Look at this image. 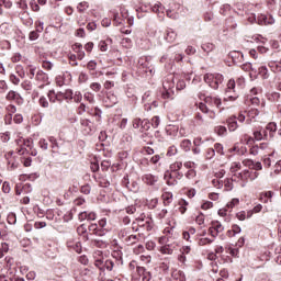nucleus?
Segmentation results:
<instances>
[{"label":"nucleus","mask_w":281,"mask_h":281,"mask_svg":"<svg viewBox=\"0 0 281 281\" xmlns=\"http://www.w3.org/2000/svg\"><path fill=\"white\" fill-rule=\"evenodd\" d=\"M245 89V79L243 77L237 78V80L229 79L225 90L224 102H235L238 100V91Z\"/></svg>","instance_id":"f257e3e1"},{"label":"nucleus","mask_w":281,"mask_h":281,"mask_svg":"<svg viewBox=\"0 0 281 281\" xmlns=\"http://www.w3.org/2000/svg\"><path fill=\"white\" fill-rule=\"evenodd\" d=\"M222 104L223 102L221 101V98L207 95L204 97L203 102L199 103V110L207 115L210 120H214V117H216V113L207 106H216L217 109H221Z\"/></svg>","instance_id":"f03ea898"},{"label":"nucleus","mask_w":281,"mask_h":281,"mask_svg":"<svg viewBox=\"0 0 281 281\" xmlns=\"http://www.w3.org/2000/svg\"><path fill=\"white\" fill-rule=\"evenodd\" d=\"M162 98L164 100H172L175 98V76L169 75L166 77V79L162 81Z\"/></svg>","instance_id":"7ed1b4c3"},{"label":"nucleus","mask_w":281,"mask_h":281,"mask_svg":"<svg viewBox=\"0 0 281 281\" xmlns=\"http://www.w3.org/2000/svg\"><path fill=\"white\" fill-rule=\"evenodd\" d=\"M225 78L221 74H206L204 75V82L211 87V89H218L223 85Z\"/></svg>","instance_id":"20e7f679"},{"label":"nucleus","mask_w":281,"mask_h":281,"mask_svg":"<svg viewBox=\"0 0 281 281\" xmlns=\"http://www.w3.org/2000/svg\"><path fill=\"white\" fill-rule=\"evenodd\" d=\"M5 159L9 170H16L19 167V157L14 156V151H9L5 154Z\"/></svg>","instance_id":"39448f33"},{"label":"nucleus","mask_w":281,"mask_h":281,"mask_svg":"<svg viewBox=\"0 0 281 281\" xmlns=\"http://www.w3.org/2000/svg\"><path fill=\"white\" fill-rule=\"evenodd\" d=\"M66 245L70 251H76V254H82V244L75 238L68 239Z\"/></svg>","instance_id":"423d86ee"},{"label":"nucleus","mask_w":281,"mask_h":281,"mask_svg":"<svg viewBox=\"0 0 281 281\" xmlns=\"http://www.w3.org/2000/svg\"><path fill=\"white\" fill-rule=\"evenodd\" d=\"M224 231L225 227L223 226V224H221V222H212V226L209 228V232L211 236H213V238H216V236H218V234Z\"/></svg>","instance_id":"0eeeda50"},{"label":"nucleus","mask_w":281,"mask_h":281,"mask_svg":"<svg viewBox=\"0 0 281 281\" xmlns=\"http://www.w3.org/2000/svg\"><path fill=\"white\" fill-rule=\"evenodd\" d=\"M79 221H95L98 218V214L93 211H83L78 215Z\"/></svg>","instance_id":"6e6552de"},{"label":"nucleus","mask_w":281,"mask_h":281,"mask_svg":"<svg viewBox=\"0 0 281 281\" xmlns=\"http://www.w3.org/2000/svg\"><path fill=\"white\" fill-rule=\"evenodd\" d=\"M92 258L94 260V267H97V269L99 267H102V262H104V255L102 254L101 250H95L93 254H92Z\"/></svg>","instance_id":"1a4fd4ad"},{"label":"nucleus","mask_w":281,"mask_h":281,"mask_svg":"<svg viewBox=\"0 0 281 281\" xmlns=\"http://www.w3.org/2000/svg\"><path fill=\"white\" fill-rule=\"evenodd\" d=\"M259 25H273L276 23V19L271 15H260L257 20Z\"/></svg>","instance_id":"9d476101"},{"label":"nucleus","mask_w":281,"mask_h":281,"mask_svg":"<svg viewBox=\"0 0 281 281\" xmlns=\"http://www.w3.org/2000/svg\"><path fill=\"white\" fill-rule=\"evenodd\" d=\"M172 228H165V236L159 237L158 243L160 245H170V236H172Z\"/></svg>","instance_id":"9b49d317"},{"label":"nucleus","mask_w":281,"mask_h":281,"mask_svg":"<svg viewBox=\"0 0 281 281\" xmlns=\"http://www.w3.org/2000/svg\"><path fill=\"white\" fill-rule=\"evenodd\" d=\"M142 179H143L144 183H146V186H155V183H157V181H159V178L151 173L144 175Z\"/></svg>","instance_id":"f8f14e48"},{"label":"nucleus","mask_w":281,"mask_h":281,"mask_svg":"<svg viewBox=\"0 0 281 281\" xmlns=\"http://www.w3.org/2000/svg\"><path fill=\"white\" fill-rule=\"evenodd\" d=\"M254 139H256V142H262V139H269V133L266 130L255 131Z\"/></svg>","instance_id":"ddd939ff"},{"label":"nucleus","mask_w":281,"mask_h":281,"mask_svg":"<svg viewBox=\"0 0 281 281\" xmlns=\"http://www.w3.org/2000/svg\"><path fill=\"white\" fill-rule=\"evenodd\" d=\"M258 115H260V110H258V108H251L247 112L246 123L251 124V120H256V117H258Z\"/></svg>","instance_id":"4468645a"},{"label":"nucleus","mask_w":281,"mask_h":281,"mask_svg":"<svg viewBox=\"0 0 281 281\" xmlns=\"http://www.w3.org/2000/svg\"><path fill=\"white\" fill-rule=\"evenodd\" d=\"M113 267H115V263L111 259H104L102 261V267H99L98 269L100 271H113Z\"/></svg>","instance_id":"2eb2a0df"},{"label":"nucleus","mask_w":281,"mask_h":281,"mask_svg":"<svg viewBox=\"0 0 281 281\" xmlns=\"http://www.w3.org/2000/svg\"><path fill=\"white\" fill-rule=\"evenodd\" d=\"M72 50L77 54L78 60H82L85 58V50H82V44L76 43L72 45Z\"/></svg>","instance_id":"dca6fc26"},{"label":"nucleus","mask_w":281,"mask_h":281,"mask_svg":"<svg viewBox=\"0 0 281 281\" xmlns=\"http://www.w3.org/2000/svg\"><path fill=\"white\" fill-rule=\"evenodd\" d=\"M151 11L155 12V14H158L160 19H164V4L161 2H157L155 5H149Z\"/></svg>","instance_id":"f3484780"},{"label":"nucleus","mask_w":281,"mask_h":281,"mask_svg":"<svg viewBox=\"0 0 281 281\" xmlns=\"http://www.w3.org/2000/svg\"><path fill=\"white\" fill-rule=\"evenodd\" d=\"M35 79L37 80V82H44V85L49 83V77L43 70H38L36 72Z\"/></svg>","instance_id":"a211bd4d"},{"label":"nucleus","mask_w":281,"mask_h":281,"mask_svg":"<svg viewBox=\"0 0 281 281\" xmlns=\"http://www.w3.org/2000/svg\"><path fill=\"white\" fill-rule=\"evenodd\" d=\"M227 124H228V131H231V133H233L234 131H236V128H238V121L234 115L227 119Z\"/></svg>","instance_id":"6ab92c4d"},{"label":"nucleus","mask_w":281,"mask_h":281,"mask_svg":"<svg viewBox=\"0 0 281 281\" xmlns=\"http://www.w3.org/2000/svg\"><path fill=\"white\" fill-rule=\"evenodd\" d=\"M266 131H269L270 139H273L276 131H278V124L276 122H270L267 124Z\"/></svg>","instance_id":"aec40b11"},{"label":"nucleus","mask_w":281,"mask_h":281,"mask_svg":"<svg viewBox=\"0 0 281 281\" xmlns=\"http://www.w3.org/2000/svg\"><path fill=\"white\" fill-rule=\"evenodd\" d=\"M160 252L167 256H172V254L175 252V246H172V244H166L160 247Z\"/></svg>","instance_id":"412c9836"},{"label":"nucleus","mask_w":281,"mask_h":281,"mask_svg":"<svg viewBox=\"0 0 281 281\" xmlns=\"http://www.w3.org/2000/svg\"><path fill=\"white\" fill-rule=\"evenodd\" d=\"M178 205L180 214H186V212H188V205H190V203L184 199H180Z\"/></svg>","instance_id":"4be33fe9"},{"label":"nucleus","mask_w":281,"mask_h":281,"mask_svg":"<svg viewBox=\"0 0 281 281\" xmlns=\"http://www.w3.org/2000/svg\"><path fill=\"white\" fill-rule=\"evenodd\" d=\"M201 49H203L205 54H210L211 52H214V49H216V45H214L213 43L206 42L201 45Z\"/></svg>","instance_id":"5701e85b"},{"label":"nucleus","mask_w":281,"mask_h":281,"mask_svg":"<svg viewBox=\"0 0 281 281\" xmlns=\"http://www.w3.org/2000/svg\"><path fill=\"white\" fill-rule=\"evenodd\" d=\"M249 102L252 106H260V109H265V101H260L258 97H250Z\"/></svg>","instance_id":"b1692460"},{"label":"nucleus","mask_w":281,"mask_h":281,"mask_svg":"<svg viewBox=\"0 0 281 281\" xmlns=\"http://www.w3.org/2000/svg\"><path fill=\"white\" fill-rule=\"evenodd\" d=\"M180 147L182 148V150H184V153H190L192 148V140L191 139L181 140Z\"/></svg>","instance_id":"393cba45"},{"label":"nucleus","mask_w":281,"mask_h":281,"mask_svg":"<svg viewBox=\"0 0 281 281\" xmlns=\"http://www.w3.org/2000/svg\"><path fill=\"white\" fill-rule=\"evenodd\" d=\"M268 67L273 71V74H280L281 65L278 61H269Z\"/></svg>","instance_id":"a878e982"},{"label":"nucleus","mask_w":281,"mask_h":281,"mask_svg":"<svg viewBox=\"0 0 281 281\" xmlns=\"http://www.w3.org/2000/svg\"><path fill=\"white\" fill-rule=\"evenodd\" d=\"M165 38L167 43H175V41H177V33L172 30H168Z\"/></svg>","instance_id":"bb28decb"},{"label":"nucleus","mask_w":281,"mask_h":281,"mask_svg":"<svg viewBox=\"0 0 281 281\" xmlns=\"http://www.w3.org/2000/svg\"><path fill=\"white\" fill-rule=\"evenodd\" d=\"M91 243L93 247H99L100 249H105V247L109 245L106 240H102V239H92Z\"/></svg>","instance_id":"cd10ccee"},{"label":"nucleus","mask_w":281,"mask_h":281,"mask_svg":"<svg viewBox=\"0 0 281 281\" xmlns=\"http://www.w3.org/2000/svg\"><path fill=\"white\" fill-rule=\"evenodd\" d=\"M172 192L162 193L164 205H170L172 203Z\"/></svg>","instance_id":"c85d7f7f"},{"label":"nucleus","mask_w":281,"mask_h":281,"mask_svg":"<svg viewBox=\"0 0 281 281\" xmlns=\"http://www.w3.org/2000/svg\"><path fill=\"white\" fill-rule=\"evenodd\" d=\"M109 43H113V41L111 38L106 40V41H101L99 43V49L100 52H108L109 49Z\"/></svg>","instance_id":"c756f323"},{"label":"nucleus","mask_w":281,"mask_h":281,"mask_svg":"<svg viewBox=\"0 0 281 281\" xmlns=\"http://www.w3.org/2000/svg\"><path fill=\"white\" fill-rule=\"evenodd\" d=\"M259 76H261L263 80H267L269 78V69L267 68V66L259 67Z\"/></svg>","instance_id":"7c9ffc66"},{"label":"nucleus","mask_w":281,"mask_h":281,"mask_svg":"<svg viewBox=\"0 0 281 281\" xmlns=\"http://www.w3.org/2000/svg\"><path fill=\"white\" fill-rule=\"evenodd\" d=\"M238 179H241V181H249L250 179V171L245 169L244 171L238 173Z\"/></svg>","instance_id":"2f4dec72"},{"label":"nucleus","mask_w":281,"mask_h":281,"mask_svg":"<svg viewBox=\"0 0 281 281\" xmlns=\"http://www.w3.org/2000/svg\"><path fill=\"white\" fill-rule=\"evenodd\" d=\"M27 76H29V78L32 80V79H34V76H36V66H34V65H29L27 66Z\"/></svg>","instance_id":"473e14b6"},{"label":"nucleus","mask_w":281,"mask_h":281,"mask_svg":"<svg viewBox=\"0 0 281 281\" xmlns=\"http://www.w3.org/2000/svg\"><path fill=\"white\" fill-rule=\"evenodd\" d=\"M124 240L127 245H135V243H137L138 238H137V235H128L127 237H125Z\"/></svg>","instance_id":"72a5a7b5"},{"label":"nucleus","mask_w":281,"mask_h":281,"mask_svg":"<svg viewBox=\"0 0 281 281\" xmlns=\"http://www.w3.org/2000/svg\"><path fill=\"white\" fill-rule=\"evenodd\" d=\"M77 10H78V12H81V13L89 10V2H87V1L80 2L77 5Z\"/></svg>","instance_id":"f704fd0d"},{"label":"nucleus","mask_w":281,"mask_h":281,"mask_svg":"<svg viewBox=\"0 0 281 281\" xmlns=\"http://www.w3.org/2000/svg\"><path fill=\"white\" fill-rule=\"evenodd\" d=\"M42 67L46 70V71H52V69H54V64L49 60H43L42 61Z\"/></svg>","instance_id":"c9c22d12"},{"label":"nucleus","mask_w":281,"mask_h":281,"mask_svg":"<svg viewBox=\"0 0 281 281\" xmlns=\"http://www.w3.org/2000/svg\"><path fill=\"white\" fill-rule=\"evenodd\" d=\"M212 243H214V239H210L207 237L204 238H200L198 244L200 245V247H203L205 245H212Z\"/></svg>","instance_id":"e433bc0d"},{"label":"nucleus","mask_w":281,"mask_h":281,"mask_svg":"<svg viewBox=\"0 0 281 281\" xmlns=\"http://www.w3.org/2000/svg\"><path fill=\"white\" fill-rule=\"evenodd\" d=\"M150 126H151V123H150V121H148V120H143L142 121V123H140V128L143 130V131H149L150 130Z\"/></svg>","instance_id":"4c0bfd02"},{"label":"nucleus","mask_w":281,"mask_h":281,"mask_svg":"<svg viewBox=\"0 0 281 281\" xmlns=\"http://www.w3.org/2000/svg\"><path fill=\"white\" fill-rule=\"evenodd\" d=\"M213 150L217 153V155H225V151L223 150V145L220 143H216L213 147Z\"/></svg>","instance_id":"58836bf2"},{"label":"nucleus","mask_w":281,"mask_h":281,"mask_svg":"<svg viewBox=\"0 0 281 281\" xmlns=\"http://www.w3.org/2000/svg\"><path fill=\"white\" fill-rule=\"evenodd\" d=\"M12 190V187L10 186V182L5 181L2 184V192H4V194H10Z\"/></svg>","instance_id":"ea45409f"},{"label":"nucleus","mask_w":281,"mask_h":281,"mask_svg":"<svg viewBox=\"0 0 281 281\" xmlns=\"http://www.w3.org/2000/svg\"><path fill=\"white\" fill-rule=\"evenodd\" d=\"M263 196L265 199L270 200V203H271V199H273V192L267 191V192L260 193V201H262Z\"/></svg>","instance_id":"a19ab883"},{"label":"nucleus","mask_w":281,"mask_h":281,"mask_svg":"<svg viewBox=\"0 0 281 281\" xmlns=\"http://www.w3.org/2000/svg\"><path fill=\"white\" fill-rule=\"evenodd\" d=\"M181 168H183V162L181 161H176L171 165V170H173L175 172L181 170Z\"/></svg>","instance_id":"79ce46f5"},{"label":"nucleus","mask_w":281,"mask_h":281,"mask_svg":"<svg viewBox=\"0 0 281 281\" xmlns=\"http://www.w3.org/2000/svg\"><path fill=\"white\" fill-rule=\"evenodd\" d=\"M215 132L217 135H225L227 133V127L223 125L216 126Z\"/></svg>","instance_id":"37998d69"},{"label":"nucleus","mask_w":281,"mask_h":281,"mask_svg":"<svg viewBox=\"0 0 281 281\" xmlns=\"http://www.w3.org/2000/svg\"><path fill=\"white\" fill-rule=\"evenodd\" d=\"M38 103H40V106H43V109L49 108V102L45 97H41Z\"/></svg>","instance_id":"c03bdc74"},{"label":"nucleus","mask_w":281,"mask_h":281,"mask_svg":"<svg viewBox=\"0 0 281 281\" xmlns=\"http://www.w3.org/2000/svg\"><path fill=\"white\" fill-rule=\"evenodd\" d=\"M195 223L198 225H204L205 223V215H203V213H200L196 217H195Z\"/></svg>","instance_id":"a18cd8bd"},{"label":"nucleus","mask_w":281,"mask_h":281,"mask_svg":"<svg viewBox=\"0 0 281 281\" xmlns=\"http://www.w3.org/2000/svg\"><path fill=\"white\" fill-rule=\"evenodd\" d=\"M184 88H186V80H183V79L178 80V82L176 85V89L178 91H183Z\"/></svg>","instance_id":"49530a36"},{"label":"nucleus","mask_w":281,"mask_h":281,"mask_svg":"<svg viewBox=\"0 0 281 281\" xmlns=\"http://www.w3.org/2000/svg\"><path fill=\"white\" fill-rule=\"evenodd\" d=\"M83 100H87V102H89L90 104H93V102H95L93 94L89 92L85 93Z\"/></svg>","instance_id":"de8ad7c7"},{"label":"nucleus","mask_w":281,"mask_h":281,"mask_svg":"<svg viewBox=\"0 0 281 281\" xmlns=\"http://www.w3.org/2000/svg\"><path fill=\"white\" fill-rule=\"evenodd\" d=\"M215 155H216V151H214V148L206 149V155H205L206 159H214Z\"/></svg>","instance_id":"09e8293b"},{"label":"nucleus","mask_w":281,"mask_h":281,"mask_svg":"<svg viewBox=\"0 0 281 281\" xmlns=\"http://www.w3.org/2000/svg\"><path fill=\"white\" fill-rule=\"evenodd\" d=\"M212 184L214 186V188H216L217 190H221V188H223V181L218 180V178H215L212 180Z\"/></svg>","instance_id":"8fccbe9b"},{"label":"nucleus","mask_w":281,"mask_h":281,"mask_svg":"<svg viewBox=\"0 0 281 281\" xmlns=\"http://www.w3.org/2000/svg\"><path fill=\"white\" fill-rule=\"evenodd\" d=\"M100 226H98V224H90L88 231L95 236Z\"/></svg>","instance_id":"3c124183"},{"label":"nucleus","mask_w":281,"mask_h":281,"mask_svg":"<svg viewBox=\"0 0 281 281\" xmlns=\"http://www.w3.org/2000/svg\"><path fill=\"white\" fill-rule=\"evenodd\" d=\"M249 153L250 155H254V157H256V155L260 153V147L258 145H254L252 147H250Z\"/></svg>","instance_id":"603ef678"},{"label":"nucleus","mask_w":281,"mask_h":281,"mask_svg":"<svg viewBox=\"0 0 281 281\" xmlns=\"http://www.w3.org/2000/svg\"><path fill=\"white\" fill-rule=\"evenodd\" d=\"M90 89L92 91H95V93H98V91H100V89H102V85H100L99 82H92L90 85Z\"/></svg>","instance_id":"864d4df0"},{"label":"nucleus","mask_w":281,"mask_h":281,"mask_svg":"<svg viewBox=\"0 0 281 281\" xmlns=\"http://www.w3.org/2000/svg\"><path fill=\"white\" fill-rule=\"evenodd\" d=\"M38 146L40 148H42V150H47L49 145L47 144V140L45 138H42L38 142Z\"/></svg>","instance_id":"5fc2aeb1"},{"label":"nucleus","mask_w":281,"mask_h":281,"mask_svg":"<svg viewBox=\"0 0 281 281\" xmlns=\"http://www.w3.org/2000/svg\"><path fill=\"white\" fill-rule=\"evenodd\" d=\"M254 160H251V159H245V160H243V165L246 167V168H249L250 170H252L254 169Z\"/></svg>","instance_id":"6e6d98bb"},{"label":"nucleus","mask_w":281,"mask_h":281,"mask_svg":"<svg viewBox=\"0 0 281 281\" xmlns=\"http://www.w3.org/2000/svg\"><path fill=\"white\" fill-rule=\"evenodd\" d=\"M81 126L88 128V131H91V121L87 120V119H82L80 121Z\"/></svg>","instance_id":"4d7b16f0"},{"label":"nucleus","mask_w":281,"mask_h":281,"mask_svg":"<svg viewBox=\"0 0 281 281\" xmlns=\"http://www.w3.org/2000/svg\"><path fill=\"white\" fill-rule=\"evenodd\" d=\"M108 232H109V229H106V228H100V227H99V229H97V233H94V236H100V237L106 236Z\"/></svg>","instance_id":"13d9d810"},{"label":"nucleus","mask_w":281,"mask_h":281,"mask_svg":"<svg viewBox=\"0 0 281 281\" xmlns=\"http://www.w3.org/2000/svg\"><path fill=\"white\" fill-rule=\"evenodd\" d=\"M16 98H19V93L14 92V91H9L7 94V100H16Z\"/></svg>","instance_id":"bf43d9fd"},{"label":"nucleus","mask_w":281,"mask_h":281,"mask_svg":"<svg viewBox=\"0 0 281 281\" xmlns=\"http://www.w3.org/2000/svg\"><path fill=\"white\" fill-rule=\"evenodd\" d=\"M133 252H134L136 256H139V254H144V245H138V246H136V247L133 249Z\"/></svg>","instance_id":"052dcab7"},{"label":"nucleus","mask_w":281,"mask_h":281,"mask_svg":"<svg viewBox=\"0 0 281 281\" xmlns=\"http://www.w3.org/2000/svg\"><path fill=\"white\" fill-rule=\"evenodd\" d=\"M85 203H87V201H86L83 198H77V199L74 201V204L77 205L78 207L85 205Z\"/></svg>","instance_id":"680f3d73"},{"label":"nucleus","mask_w":281,"mask_h":281,"mask_svg":"<svg viewBox=\"0 0 281 281\" xmlns=\"http://www.w3.org/2000/svg\"><path fill=\"white\" fill-rule=\"evenodd\" d=\"M122 45H124V47H132L133 46V41H131V38L125 37L122 40Z\"/></svg>","instance_id":"e2e57ef3"},{"label":"nucleus","mask_w":281,"mask_h":281,"mask_svg":"<svg viewBox=\"0 0 281 281\" xmlns=\"http://www.w3.org/2000/svg\"><path fill=\"white\" fill-rule=\"evenodd\" d=\"M160 120H159V116H154L153 119H151V126L154 127V128H157V126H159V124H160Z\"/></svg>","instance_id":"0e129e2a"},{"label":"nucleus","mask_w":281,"mask_h":281,"mask_svg":"<svg viewBox=\"0 0 281 281\" xmlns=\"http://www.w3.org/2000/svg\"><path fill=\"white\" fill-rule=\"evenodd\" d=\"M186 177L187 179H194V177H196V171L194 169H189Z\"/></svg>","instance_id":"69168bd1"},{"label":"nucleus","mask_w":281,"mask_h":281,"mask_svg":"<svg viewBox=\"0 0 281 281\" xmlns=\"http://www.w3.org/2000/svg\"><path fill=\"white\" fill-rule=\"evenodd\" d=\"M236 217L238 218V221H245V218H247V212L240 211L236 214Z\"/></svg>","instance_id":"338daca9"},{"label":"nucleus","mask_w":281,"mask_h":281,"mask_svg":"<svg viewBox=\"0 0 281 281\" xmlns=\"http://www.w3.org/2000/svg\"><path fill=\"white\" fill-rule=\"evenodd\" d=\"M29 38H30V41H36L38 38V31H32L29 34Z\"/></svg>","instance_id":"774afa93"}]
</instances>
